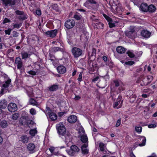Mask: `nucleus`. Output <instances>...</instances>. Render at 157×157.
Segmentation results:
<instances>
[{
    "label": "nucleus",
    "mask_w": 157,
    "mask_h": 157,
    "mask_svg": "<svg viewBox=\"0 0 157 157\" xmlns=\"http://www.w3.org/2000/svg\"><path fill=\"white\" fill-rule=\"evenodd\" d=\"M135 129L136 132L140 133L142 132V128L141 127L136 126L135 127Z\"/></svg>",
    "instance_id": "nucleus-52"
},
{
    "label": "nucleus",
    "mask_w": 157,
    "mask_h": 157,
    "mask_svg": "<svg viewBox=\"0 0 157 157\" xmlns=\"http://www.w3.org/2000/svg\"><path fill=\"white\" fill-rule=\"evenodd\" d=\"M57 33V30L56 29H54L47 31L46 32L45 34L46 35H48L51 37H54L56 36Z\"/></svg>",
    "instance_id": "nucleus-15"
},
{
    "label": "nucleus",
    "mask_w": 157,
    "mask_h": 157,
    "mask_svg": "<svg viewBox=\"0 0 157 157\" xmlns=\"http://www.w3.org/2000/svg\"><path fill=\"white\" fill-rule=\"evenodd\" d=\"M49 57L48 59L49 60H51V61H53L56 60V58L55 57L54 53H52L50 51H49Z\"/></svg>",
    "instance_id": "nucleus-31"
},
{
    "label": "nucleus",
    "mask_w": 157,
    "mask_h": 157,
    "mask_svg": "<svg viewBox=\"0 0 157 157\" xmlns=\"http://www.w3.org/2000/svg\"><path fill=\"white\" fill-rule=\"evenodd\" d=\"M23 59H25L29 57L30 54H28L27 52H23L21 53Z\"/></svg>",
    "instance_id": "nucleus-40"
},
{
    "label": "nucleus",
    "mask_w": 157,
    "mask_h": 157,
    "mask_svg": "<svg viewBox=\"0 0 157 157\" xmlns=\"http://www.w3.org/2000/svg\"><path fill=\"white\" fill-rule=\"evenodd\" d=\"M30 116H25L21 117L19 121V124L20 125H26L29 120L31 119Z\"/></svg>",
    "instance_id": "nucleus-7"
},
{
    "label": "nucleus",
    "mask_w": 157,
    "mask_h": 157,
    "mask_svg": "<svg viewBox=\"0 0 157 157\" xmlns=\"http://www.w3.org/2000/svg\"><path fill=\"white\" fill-rule=\"evenodd\" d=\"M151 33L147 29H144L141 32V36L145 38H149L151 36Z\"/></svg>",
    "instance_id": "nucleus-13"
},
{
    "label": "nucleus",
    "mask_w": 157,
    "mask_h": 157,
    "mask_svg": "<svg viewBox=\"0 0 157 157\" xmlns=\"http://www.w3.org/2000/svg\"><path fill=\"white\" fill-rule=\"evenodd\" d=\"M46 112L47 114L48 115L51 121H53L57 119V115L55 113L52 112L50 108L48 107L47 108Z\"/></svg>",
    "instance_id": "nucleus-8"
},
{
    "label": "nucleus",
    "mask_w": 157,
    "mask_h": 157,
    "mask_svg": "<svg viewBox=\"0 0 157 157\" xmlns=\"http://www.w3.org/2000/svg\"><path fill=\"white\" fill-rule=\"evenodd\" d=\"M56 127L58 134L66 143H68L72 141V136L69 132H67L65 126L62 122L57 124Z\"/></svg>",
    "instance_id": "nucleus-1"
},
{
    "label": "nucleus",
    "mask_w": 157,
    "mask_h": 157,
    "mask_svg": "<svg viewBox=\"0 0 157 157\" xmlns=\"http://www.w3.org/2000/svg\"><path fill=\"white\" fill-rule=\"evenodd\" d=\"M83 6L91 10H97L99 7V4L95 0H86Z\"/></svg>",
    "instance_id": "nucleus-2"
},
{
    "label": "nucleus",
    "mask_w": 157,
    "mask_h": 157,
    "mask_svg": "<svg viewBox=\"0 0 157 157\" xmlns=\"http://www.w3.org/2000/svg\"><path fill=\"white\" fill-rule=\"evenodd\" d=\"M59 47H51L49 49V51H50L52 53L55 54L56 52L59 51Z\"/></svg>",
    "instance_id": "nucleus-38"
},
{
    "label": "nucleus",
    "mask_w": 157,
    "mask_h": 157,
    "mask_svg": "<svg viewBox=\"0 0 157 157\" xmlns=\"http://www.w3.org/2000/svg\"><path fill=\"white\" fill-rule=\"evenodd\" d=\"M77 10L80 12H82L83 13H88L89 12L88 11L86 10L82 9H78Z\"/></svg>",
    "instance_id": "nucleus-60"
},
{
    "label": "nucleus",
    "mask_w": 157,
    "mask_h": 157,
    "mask_svg": "<svg viewBox=\"0 0 157 157\" xmlns=\"http://www.w3.org/2000/svg\"><path fill=\"white\" fill-rule=\"evenodd\" d=\"M8 110L11 112H13L16 111L17 109V105L14 103H10L8 106Z\"/></svg>",
    "instance_id": "nucleus-12"
},
{
    "label": "nucleus",
    "mask_w": 157,
    "mask_h": 157,
    "mask_svg": "<svg viewBox=\"0 0 157 157\" xmlns=\"http://www.w3.org/2000/svg\"><path fill=\"white\" fill-rule=\"evenodd\" d=\"M29 102L30 104L32 105H37L38 104V103L33 98L29 99Z\"/></svg>",
    "instance_id": "nucleus-42"
},
{
    "label": "nucleus",
    "mask_w": 157,
    "mask_h": 157,
    "mask_svg": "<svg viewBox=\"0 0 157 157\" xmlns=\"http://www.w3.org/2000/svg\"><path fill=\"white\" fill-rule=\"evenodd\" d=\"M22 25V24L21 23H20L19 24L16 23L15 24H13V29H19Z\"/></svg>",
    "instance_id": "nucleus-48"
},
{
    "label": "nucleus",
    "mask_w": 157,
    "mask_h": 157,
    "mask_svg": "<svg viewBox=\"0 0 157 157\" xmlns=\"http://www.w3.org/2000/svg\"><path fill=\"white\" fill-rule=\"evenodd\" d=\"M19 117V114L18 113H15L12 115V118L14 120H17Z\"/></svg>",
    "instance_id": "nucleus-47"
},
{
    "label": "nucleus",
    "mask_w": 157,
    "mask_h": 157,
    "mask_svg": "<svg viewBox=\"0 0 157 157\" xmlns=\"http://www.w3.org/2000/svg\"><path fill=\"white\" fill-rule=\"evenodd\" d=\"M138 143L137 142H136L135 143H134V148L133 149V150L132 149L131 151L130 152V156L131 157H136L135 155L133 154V153L132 151V150H134L137 147L136 146V147H135V145H138L136 144V143Z\"/></svg>",
    "instance_id": "nucleus-46"
},
{
    "label": "nucleus",
    "mask_w": 157,
    "mask_h": 157,
    "mask_svg": "<svg viewBox=\"0 0 157 157\" xmlns=\"http://www.w3.org/2000/svg\"><path fill=\"white\" fill-rule=\"evenodd\" d=\"M11 82V79L9 78H8L7 80L5 81V83L2 85V87L4 89H5L6 90H8V87Z\"/></svg>",
    "instance_id": "nucleus-22"
},
{
    "label": "nucleus",
    "mask_w": 157,
    "mask_h": 157,
    "mask_svg": "<svg viewBox=\"0 0 157 157\" xmlns=\"http://www.w3.org/2000/svg\"><path fill=\"white\" fill-rule=\"evenodd\" d=\"M33 12L34 14L35 15H37L38 17L39 16V10H34Z\"/></svg>",
    "instance_id": "nucleus-57"
},
{
    "label": "nucleus",
    "mask_w": 157,
    "mask_h": 157,
    "mask_svg": "<svg viewBox=\"0 0 157 157\" xmlns=\"http://www.w3.org/2000/svg\"><path fill=\"white\" fill-rule=\"evenodd\" d=\"M0 125L2 128H4L6 127L8 124L6 121L3 120L0 122Z\"/></svg>",
    "instance_id": "nucleus-37"
},
{
    "label": "nucleus",
    "mask_w": 157,
    "mask_h": 157,
    "mask_svg": "<svg viewBox=\"0 0 157 157\" xmlns=\"http://www.w3.org/2000/svg\"><path fill=\"white\" fill-rule=\"evenodd\" d=\"M59 47H51L49 49V51H50L52 53L55 54L56 52L59 51Z\"/></svg>",
    "instance_id": "nucleus-39"
},
{
    "label": "nucleus",
    "mask_w": 157,
    "mask_h": 157,
    "mask_svg": "<svg viewBox=\"0 0 157 157\" xmlns=\"http://www.w3.org/2000/svg\"><path fill=\"white\" fill-rule=\"evenodd\" d=\"M146 140V138L144 137V139L142 140V143L141 144H139L138 145L140 147H142L144 146L145 144Z\"/></svg>",
    "instance_id": "nucleus-50"
},
{
    "label": "nucleus",
    "mask_w": 157,
    "mask_h": 157,
    "mask_svg": "<svg viewBox=\"0 0 157 157\" xmlns=\"http://www.w3.org/2000/svg\"><path fill=\"white\" fill-rule=\"evenodd\" d=\"M98 81H100V78L98 76H97L92 80L93 82L95 83Z\"/></svg>",
    "instance_id": "nucleus-55"
},
{
    "label": "nucleus",
    "mask_w": 157,
    "mask_h": 157,
    "mask_svg": "<svg viewBox=\"0 0 157 157\" xmlns=\"http://www.w3.org/2000/svg\"><path fill=\"white\" fill-rule=\"evenodd\" d=\"M57 70L58 73L61 74H64L66 72V67L62 65L58 66L57 67Z\"/></svg>",
    "instance_id": "nucleus-14"
},
{
    "label": "nucleus",
    "mask_w": 157,
    "mask_h": 157,
    "mask_svg": "<svg viewBox=\"0 0 157 157\" xmlns=\"http://www.w3.org/2000/svg\"><path fill=\"white\" fill-rule=\"evenodd\" d=\"M102 15L108 22L109 26L110 28H112L115 26V24L112 23L113 20L110 17L104 13L102 14Z\"/></svg>",
    "instance_id": "nucleus-10"
},
{
    "label": "nucleus",
    "mask_w": 157,
    "mask_h": 157,
    "mask_svg": "<svg viewBox=\"0 0 157 157\" xmlns=\"http://www.w3.org/2000/svg\"><path fill=\"white\" fill-rule=\"evenodd\" d=\"M148 6L146 3H143L140 5L141 10L144 12H147Z\"/></svg>",
    "instance_id": "nucleus-23"
},
{
    "label": "nucleus",
    "mask_w": 157,
    "mask_h": 157,
    "mask_svg": "<svg viewBox=\"0 0 157 157\" xmlns=\"http://www.w3.org/2000/svg\"><path fill=\"white\" fill-rule=\"evenodd\" d=\"M12 31V29L10 28H9L5 30V32L6 34L10 35V34L11 32Z\"/></svg>",
    "instance_id": "nucleus-58"
},
{
    "label": "nucleus",
    "mask_w": 157,
    "mask_h": 157,
    "mask_svg": "<svg viewBox=\"0 0 157 157\" xmlns=\"http://www.w3.org/2000/svg\"><path fill=\"white\" fill-rule=\"evenodd\" d=\"M77 119V116L75 115H71L68 117L67 121L70 123H74L76 122Z\"/></svg>",
    "instance_id": "nucleus-16"
},
{
    "label": "nucleus",
    "mask_w": 157,
    "mask_h": 157,
    "mask_svg": "<svg viewBox=\"0 0 157 157\" xmlns=\"http://www.w3.org/2000/svg\"><path fill=\"white\" fill-rule=\"evenodd\" d=\"M15 13L19 15L17 18L20 20L24 21L27 18V15L23 11L17 10L15 11Z\"/></svg>",
    "instance_id": "nucleus-6"
},
{
    "label": "nucleus",
    "mask_w": 157,
    "mask_h": 157,
    "mask_svg": "<svg viewBox=\"0 0 157 157\" xmlns=\"http://www.w3.org/2000/svg\"><path fill=\"white\" fill-rule=\"evenodd\" d=\"M135 63V62L133 61H129L126 62L124 64L128 65L130 66H131Z\"/></svg>",
    "instance_id": "nucleus-53"
},
{
    "label": "nucleus",
    "mask_w": 157,
    "mask_h": 157,
    "mask_svg": "<svg viewBox=\"0 0 157 157\" xmlns=\"http://www.w3.org/2000/svg\"><path fill=\"white\" fill-rule=\"evenodd\" d=\"M143 68L141 67H139L137 68L136 72H135L134 75L137 77L139 74H141L143 72Z\"/></svg>",
    "instance_id": "nucleus-30"
},
{
    "label": "nucleus",
    "mask_w": 157,
    "mask_h": 157,
    "mask_svg": "<svg viewBox=\"0 0 157 157\" xmlns=\"http://www.w3.org/2000/svg\"><path fill=\"white\" fill-rule=\"evenodd\" d=\"M156 10L155 7L154 5L151 4L148 6L147 12L150 13H153L155 12Z\"/></svg>",
    "instance_id": "nucleus-19"
},
{
    "label": "nucleus",
    "mask_w": 157,
    "mask_h": 157,
    "mask_svg": "<svg viewBox=\"0 0 157 157\" xmlns=\"http://www.w3.org/2000/svg\"><path fill=\"white\" fill-rule=\"evenodd\" d=\"M81 140L83 143L88 142V138L86 135H82L81 136Z\"/></svg>",
    "instance_id": "nucleus-33"
},
{
    "label": "nucleus",
    "mask_w": 157,
    "mask_h": 157,
    "mask_svg": "<svg viewBox=\"0 0 157 157\" xmlns=\"http://www.w3.org/2000/svg\"><path fill=\"white\" fill-rule=\"evenodd\" d=\"M149 83L146 77L144 78L142 80V82L141 83L140 85L141 86H145L149 84Z\"/></svg>",
    "instance_id": "nucleus-34"
},
{
    "label": "nucleus",
    "mask_w": 157,
    "mask_h": 157,
    "mask_svg": "<svg viewBox=\"0 0 157 157\" xmlns=\"http://www.w3.org/2000/svg\"><path fill=\"white\" fill-rule=\"evenodd\" d=\"M73 18L77 20H80L81 19L82 16L79 13L76 12L74 15Z\"/></svg>",
    "instance_id": "nucleus-32"
},
{
    "label": "nucleus",
    "mask_w": 157,
    "mask_h": 157,
    "mask_svg": "<svg viewBox=\"0 0 157 157\" xmlns=\"http://www.w3.org/2000/svg\"><path fill=\"white\" fill-rule=\"evenodd\" d=\"M102 59L105 63V64L106 66H109L110 67H111L110 63L109 62V60L108 59V58L107 56H103L102 57Z\"/></svg>",
    "instance_id": "nucleus-35"
},
{
    "label": "nucleus",
    "mask_w": 157,
    "mask_h": 157,
    "mask_svg": "<svg viewBox=\"0 0 157 157\" xmlns=\"http://www.w3.org/2000/svg\"><path fill=\"white\" fill-rule=\"evenodd\" d=\"M26 126H27L29 128H32L36 126V124L34 122L30 119L29 120V121H28Z\"/></svg>",
    "instance_id": "nucleus-25"
},
{
    "label": "nucleus",
    "mask_w": 157,
    "mask_h": 157,
    "mask_svg": "<svg viewBox=\"0 0 157 157\" xmlns=\"http://www.w3.org/2000/svg\"><path fill=\"white\" fill-rule=\"evenodd\" d=\"M121 124V119H119L117 120L116 124V127H119L120 124Z\"/></svg>",
    "instance_id": "nucleus-63"
},
{
    "label": "nucleus",
    "mask_w": 157,
    "mask_h": 157,
    "mask_svg": "<svg viewBox=\"0 0 157 157\" xmlns=\"http://www.w3.org/2000/svg\"><path fill=\"white\" fill-rule=\"evenodd\" d=\"M113 82L115 86L116 87L119 86H120V83L118 80H116L113 81Z\"/></svg>",
    "instance_id": "nucleus-59"
},
{
    "label": "nucleus",
    "mask_w": 157,
    "mask_h": 157,
    "mask_svg": "<svg viewBox=\"0 0 157 157\" xmlns=\"http://www.w3.org/2000/svg\"><path fill=\"white\" fill-rule=\"evenodd\" d=\"M82 72H81L79 75L78 77V81L80 82L82 81Z\"/></svg>",
    "instance_id": "nucleus-61"
},
{
    "label": "nucleus",
    "mask_w": 157,
    "mask_h": 157,
    "mask_svg": "<svg viewBox=\"0 0 157 157\" xmlns=\"http://www.w3.org/2000/svg\"><path fill=\"white\" fill-rule=\"evenodd\" d=\"M29 134L32 136H34L37 133V131L36 128L31 129L29 132Z\"/></svg>",
    "instance_id": "nucleus-41"
},
{
    "label": "nucleus",
    "mask_w": 157,
    "mask_h": 157,
    "mask_svg": "<svg viewBox=\"0 0 157 157\" xmlns=\"http://www.w3.org/2000/svg\"><path fill=\"white\" fill-rule=\"evenodd\" d=\"M149 84L152 82L153 79V76L151 75H148L146 77Z\"/></svg>",
    "instance_id": "nucleus-49"
},
{
    "label": "nucleus",
    "mask_w": 157,
    "mask_h": 157,
    "mask_svg": "<svg viewBox=\"0 0 157 157\" xmlns=\"http://www.w3.org/2000/svg\"><path fill=\"white\" fill-rule=\"evenodd\" d=\"M126 48L121 46H119L117 47L116 50L117 52L120 54H123L124 53L126 50Z\"/></svg>",
    "instance_id": "nucleus-21"
},
{
    "label": "nucleus",
    "mask_w": 157,
    "mask_h": 157,
    "mask_svg": "<svg viewBox=\"0 0 157 157\" xmlns=\"http://www.w3.org/2000/svg\"><path fill=\"white\" fill-rule=\"evenodd\" d=\"M122 96L120 95H119L118 98L117 99V102H118V103L120 104L119 106L118 107L117 109L121 108L122 105V103L123 102V100H121Z\"/></svg>",
    "instance_id": "nucleus-28"
},
{
    "label": "nucleus",
    "mask_w": 157,
    "mask_h": 157,
    "mask_svg": "<svg viewBox=\"0 0 157 157\" xmlns=\"http://www.w3.org/2000/svg\"><path fill=\"white\" fill-rule=\"evenodd\" d=\"M90 19L92 21H94L96 23L99 21V20L97 19V17L95 16L94 15H92L90 17Z\"/></svg>",
    "instance_id": "nucleus-44"
},
{
    "label": "nucleus",
    "mask_w": 157,
    "mask_h": 157,
    "mask_svg": "<svg viewBox=\"0 0 157 157\" xmlns=\"http://www.w3.org/2000/svg\"><path fill=\"white\" fill-rule=\"evenodd\" d=\"M21 141L23 143H27L28 142L29 140V137L27 136L26 135H22L21 137Z\"/></svg>",
    "instance_id": "nucleus-27"
},
{
    "label": "nucleus",
    "mask_w": 157,
    "mask_h": 157,
    "mask_svg": "<svg viewBox=\"0 0 157 157\" xmlns=\"http://www.w3.org/2000/svg\"><path fill=\"white\" fill-rule=\"evenodd\" d=\"M156 126L157 127V125H156L155 124H149L148 126V127L149 128H155Z\"/></svg>",
    "instance_id": "nucleus-64"
},
{
    "label": "nucleus",
    "mask_w": 157,
    "mask_h": 157,
    "mask_svg": "<svg viewBox=\"0 0 157 157\" xmlns=\"http://www.w3.org/2000/svg\"><path fill=\"white\" fill-rule=\"evenodd\" d=\"M95 27L97 29H103L104 25L102 23L98 21L96 22L95 24Z\"/></svg>",
    "instance_id": "nucleus-26"
},
{
    "label": "nucleus",
    "mask_w": 157,
    "mask_h": 157,
    "mask_svg": "<svg viewBox=\"0 0 157 157\" xmlns=\"http://www.w3.org/2000/svg\"><path fill=\"white\" fill-rule=\"evenodd\" d=\"M2 1V4L5 7L9 6H12L15 5L17 0H1Z\"/></svg>",
    "instance_id": "nucleus-11"
},
{
    "label": "nucleus",
    "mask_w": 157,
    "mask_h": 157,
    "mask_svg": "<svg viewBox=\"0 0 157 157\" xmlns=\"http://www.w3.org/2000/svg\"><path fill=\"white\" fill-rule=\"evenodd\" d=\"M75 22L73 19L67 20L65 22L64 26L67 29H71L75 26Z\"/></svg>",
    "instance_id": "nucleus-9"
},
{
    "label": "nucleus",
    "mask_w": 157,
    "mask_h": 157,
    "mask_svg": "<svg viewBox=\"0 0 157 157\" xmlns=\"http://www.w3.org/2000/svg\"><path fill=\"white\" fill-rule=\"evenodd\" d=\"M68 154L71 156H74L75 154L79 152V148L75 145H72L70 147V149L66 150Z\"/></svg>",
    "instance_id": "nucleus-4"
},
{
    "label": "nucleus",
    "mask_w": 157,
    "mask_h": 157,
    "mask_svg": "<svg viewBox=\"0 0 157 157\" xmlns=\"http://www.w3.org/2000/svg\"><path fill=\"white\" fill-rule=\"evenodd\" d=\"M89 37L87 36L85 34H82L80 36L81 41L83 42L84 44H86L88 40Z\"/></svg>",
    "instance_id": "nucleus-18"
},
{
    "label": "nucleus",
    "mask_w": 157,
    "mask_h": 157,
    "mask_svg": "<svg viewBox=\"0 0 157 157\" xmlns=\"http://www.w3.org/2000/svg\"><path fill=\"white\" fill-rule=\"evenodd\" d=\"M7 106V101L5 99H3L0 102V106L3 109H5Z\"/></svg>",
    "instance_id": "nucleus-29"
},
{
    "label": "nucleus",
    "mask_w": 157,
    "mask_h": 157,
    "mask_svg": "<svg viewBox=\"0 0 157 157\" xmlns=\"http://www.w3.org/2000/svg\"><path fill=\"white\" fill-rule=\"evenodd\" d=\"M10 22V20L8 19L7 18H5L3 20L2 23L3 24H6L7 23H9Z\"/></svg>",
    "instance_id": "nucleus-62"
},
{
    "label": "nucleus",
    "mask_w": 157,
    "mask_h": 157,
    "mask_svg": "<svg viewBox=\"0 0 157 157\" xmlns=\"http://www.w3.org/2000/svg\"><path fill=\"white\" fill-rule=\"evenodd\" d=\"M90 58H88V63L90 67L89 71H90L94 72L98 68V65L96 62Z\"/></svg>",
    "instance_id": "nucleus-3"
},
{
    "label": "nucleus",
    "mask_w": 157,
    "mask_h": 157,
    "mask_svg": "<svg viewBox=\"0 0 157 157\" xmlns=\"http://www.w3.org/2000/svg\"><path fill=\"white\" fill-rule=\"evenodd\" d=\"M126 54L130 58H133L135 56V54L129 50H128Z\"/></svg>",
    "instance_id": "nucleus-43"
},
{
    "label": "nucleus",
    "mask_w": 157,
    "mask_h": 157,
    "mask_svg": "<svg viewBox=\"0 0 157 157\" xmlns=\"http://www.w3.org/2000/svg\"><path fill=\"white\" fill-rule=\"evenodd\" d=\"M82 152L83 154H88L89 152L88 150L86 148L85 149H81Z\"/></svg>",
    "instance_id": "nucleus-56"
},
{
    "label": "nucleus",
    "mask_w": 157,
    "mask_h": 157,
    "mask_svg": "<svg viewBox=\"0 0 157 157\" xmlns=\"http://www.w3.org/2000/svg\"><path fill=\"white\" fill-rule=\"evenodd\" d=\"M131 1L136 6L139 5L140 2V0H131Z\"/></svg>",
    "instance_id": "nucleus-51"
},
{
    "label": "nucleus",
    "mask_w": 157,
    "mask_h": 157,
    "mask_svg": "<svg viewBox=\"0 0 157 157\" xmlns=\"http://www.w3.org/2000/svg\"><path fill=\"white\" fill-rule=\"evenodd\" d=\"M52 9L56 11V12H59L60 11V9L57 4H54L51 6Z\"/></svg>",
    "instance_id": "nucleus-36"
},
{
    "label": "nucleus",
    "mask_w": 157,
    "mask_h": 157,
    "mask_svg": "<svg viewBox=\"0 0 157 157\" xmlns=\"http://www.w3.org/2000/svg\"><path fill=\"white\" fill-rule=\"evenodd\" d=\"M35 147L34 144L32 143L29 144L27 146L28 150L29 151H32V152H30V153L34 152L33 151L34 150Z\"/></svg>",
    "instance_id": "nucleus-24"
},
{
    "label": "nucleus",
    "mask_w": 157,
    "mask_h": 157,
    "mask_svg": "<svg viewBox=\"0 0 157 157\" xmlns=\"http://www.w3.org/2000/svg\"><path fill=\"white\" fill-rule=\"evenodd\" d=\"M19 33L16 31H13L12 32L13 36L14 37H17L19 36Z\"/></svg>",
    "instance_id": "nucleus-54"
},
{
    "label": "nucleus",
    "mask_w": 157,
    "mask_h": 157,
    "mask_svg": "<svg viewBox=\"0 0 157 157\" xmlns=\"http://www.w3.org/2000/svg\"><path fill=\"white\" fill-rule=\"evenodd\" d=\"M105 144L103 143H100L99 144V147L100 150L101 151H103L105 150Z\"/></svg>",
    "instance_id": "nucleus-45"
},
{
    "label": "nucleus",
    "mask_w": 157,
    "mask_h": 157,
    "mask_svg": "<svg viewBox=\"0 0 157 157\" xmlns=\"http://www.w3.org/2000/svg\"><path fill=\"white\" fill-rule=\"evenodd\" d=\"M59 85L54 84L51 86H50L48 87V90L50 91L53 92L54 91H56L57 90L59 89Z\"/></svg>",
    "instance_id": "nucleus-17"
},
{
    "label": "nucleus",
    "mask_w": 157,
    "mask_h": 157,
    "mask_svg": "<svg viewBox=\"0 0 157 157\" xmlns=\"http://www.w3.org/2000/svg\"><path fill=\"white\" fill-rule=\"evenodd\" d=\"M96 52V49L93 48H92L91 54L90 55V53L88 54L89 58H90L91 59H92L93 60H94L95 58Z\"/></svg>",
    "instance_id": "nucleus-20"
},
{
    "label": "nucleus",
    "mask_w": 157,
    "mask_h": 157,
    "mask_svg": "<svg viewBox=\"0 0 157 157\" xmlns=\"http://www.w3.org/2000/svg\"><path fill=\"white\" fill-rule=\"evenodd\" d=\"M71 51L74 58H78L81 56L83 52L82 49L77 47L72 48Z\"/></svg>",
    "instance_id": "nucleus-5"
}]
</instances>
